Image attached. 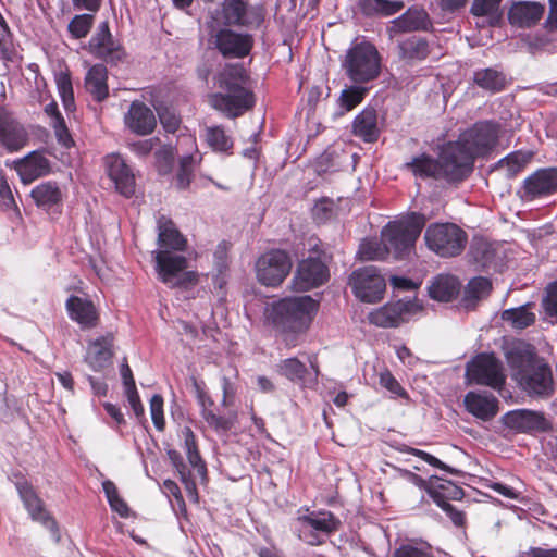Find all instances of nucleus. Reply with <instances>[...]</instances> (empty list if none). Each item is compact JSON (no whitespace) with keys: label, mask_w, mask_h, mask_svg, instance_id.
<instances>
[{"label":"nucleus","mask_w":557,"mask_h":557,"mask_svg":"<svg viewBox=\"0 0 557 557\" xmlns=\"http://www.w3.org/2000/svg\"><path fill=\"white\" fill-rule=\"evenodd\" d=\"M507 424L522 431H542L547 422L542 413L530 410H518L507 416Z\"/></svg>","instance_id":"30"},{"label":"nucleus","mask_w":557,"mask_h":557,"mask_svg":"<svg viewBox=\"0 0 557 557\" xmlns=\"http://www.w3.org/2000/svg\"><path fill=\"white\" fill-rule=\"evenodd\" d=\"M113 335L109 333L90 342L85 360L94 370L99 371L110 363L113 357Z\"/></svg>","instance_id":"26"},{"label":"nucleus","mask_w":557,"mask_h":557,"mask_svg":"<svg viewBox=\"0 0 557 557\" xmlns=\"http://www.w3.org/2000/svg\"><path fill=\"white\" fill-rule=\"evenodd\" d=\"M304 528H312L323 533H331L338 528V520L331 512L311 513L298 518Z\"/></svg>","instance_id":"39"},{"label":"nucleus","mask_w":557,"mask_h":557,"mask_svg":"<svg viewBox=\"0 0 557 557\" xmlns=\"http://www.w3.org/2000/svg\"><path fill=\"white\" fill-rule=\"evenodd\" d=\"M222 391L223 397L221 400V406L227 409V411L223 414H220L212 408L214 406L213 399L207 396L205 392L198 389V399L200 406L202 407V418L209 428L220 434L228 432L237 421V412L232 409L235 400V388L230 379H223Z\"/></svg>","instance_id":"8"},{"label":"nucleus","mask_w":557,"mask_h":557,"mask_svg":"<svg viewBox=\"0 0 557 557\" xmlns=\"http://www.w3.org/2000/svg\"><path fill=\"white\" fill-rule=\"evenodd\" d=\"M400 57L404 60H422L430 53L428 42L419 36H410L399 44Z\"/></svg>","instance_id":"37"},{"label":"nucleus","mask_w":557,"mask_h":557,"mask_svg":"<svg viewBox=\"0 0 557 557\" xmlns=\"http://www.w3.org/2000/svg\"><path fill=\"white\" fill-rule=\"evenodd\" d=\"M470 383L500 388L505 384L502 362L492 354H481L473 358L466 369Z\"/></svg>","instance_id":"10"},{"label":"nucleus","mask_w":557,"mask_h":557,"mask_svg":"<svg viewBox=\"0 0 557 557\" xmlns=\"http://www.w3.org/2000/svg\"><path fill=\"white\" fill-rule=\"evenodd\" d=\"M549 14L545 22V28L549 32L557 30V0H549Z\"/></svg>","instance_id":"63"},{"label":"nucleus","mask_w":557,"mask_h":557,"mask_svg":"<svg viewBox=\"0 0 557 557\" xmlns=\"http://www.w3.org/2000/svg\"><path fill=\"white\" fill-rule=\"evenodd\" d=\"M463 404L471 414L483 421L493 419L498 412V400L492 394L469 392Z\"/></svg>","instance_id":"24"},{"label":"nucleus","mask_w":557,"mask_h":557,"mask_svg":"<svg viewBox=\"0 0 557 557\" xmlns=\"http://www.w3.org/2000/svg\"><path fill=\"white\" fill-rule=\"evenodd\" d=\"M343 67L355 83H368L380 75L381 57L372 44L360 42L347 51Z\"/></svg>","instance_id":"7"},{"label":"nucleus","mask_w":557,"mask_h":557,"mask_svg":"<svg viewBox=\"0 0 557 557\" xmlns=\"http://www.w3.org/2000/svg\"><path fill=\"white\" fill-rule=\"evenodd\" d=\"M206 141L214 151H227L232 148L233 141L220 126L206 128Z\"/></svg>","instance_id":"45"},{"label":"nucleus","mask_w":557,"mask_h":557,"mask_svg":"<svg viewBox=\"0 0 557 557\" xmlns=\"http://www.w3.org/2000/svg\"><path fill=\"white\" fill-rule=\"evenodd\" d=\"M0 206L4 210H11L16 207L11 187L3 175H0Z\"/></svg>","instance_id":"55"},{"label":"nucleus","mask_w":557,"mask_h":557,"mask_svg":"<svg viewBox=\"0 0 557 557\" xmlns=\"http://www.w3.org/2000/svg\"><path fill=\"white\" fill-rule=\"evenodd\" d=\"M106 164L116 189L126 197L132 196L135 191V177L124 160L117 154H111L107 157Z\"/></svg>","instance_id":"23"},{"label":"nucleus","mask_w":557,"mask_h":557,"mask_svg":"<svg viewBox=\"0 0 557 557\" xmlns=\"http://www.w3.org/2000/svg\"><path fill=\"white\" fill-rule=\"evenodd\" d=\"M227 245L222 243L218 246L214 252V262L219 273H223V271H225L227 268Z\"/></svg>","instance_id":"59"},{"label":"nucleus","mask_w":557,"mask_h":557,"mask_svg":"<svg viewBox=\"0 0 557 557\" xmlns=\"http://www.w3.org/2000/svg\"><path fill=\"white\" fill-rule=\"evenodd\" d=\"M55 81L64 108L67 111H72L74 109V94L70 75L67 73L60 72L57 75Z\"/></svg>","instance_id":"47"},{"label":"nucleus","mask_w":557,"mask_h":557,"mask_svg":"<svg viewBox=\"0 0 557 557\" xmlns=\"http://www.w3.org/2000/svg\"><path fill=\"white\" fill-rule=\"evenodd\" d=\"M471 250H472V253H473L475 260L483 265H486L487 263H490L494 256L493 250L490 247V245L484 242H481V240L475 242L471 246Z\"/></svg>","instance_id":"54"},{"label":"nucleus","mask_w":557,"mask_h":557,"mask_svg":"<svg viewBox=\"0 0 557 557\" xmlns=\"http://www.w3.org/2000/svg\"><path fill=\"white\" fill-rule=\"evenodd\" d=\"M66 310L70 318L83 329H92L98 325L99 312L94 302L88 298L71 296L66 300Z\"/></svg>","instance_id":"20"},{"label":"nucleus","mask_w":557,"mask_h":557,"mask_svg":"<svg viewBox=\"0 0 557 557\" xmlns=\"http://www.w3.org/2000/svg\"><path fill=\"white\" fill-rule=\"evenodd\" d=\"M519 557H557V549L532 548Z\"/></svg>","instance_id":"64"},{"label":"nucleus","mask_w":557,"mask_h":557,"mask_svg":"<svg viewBox=\"0 0 557 557\" xmlns=\"http://www.w3.org/2000/svg\"><path fill=\"white\" fill-rule=\"evenodd\" d=\"M366 92L367 88L360 86H352L344 89L339 97L341 106L347 111L352 110L363 100Z\"/></svg>","instance_id":"49"},{"label":"nucleus","mask_w":557,"mask_h":557,"mask_svg":"<svg viewBox=\"0 0 557 557\" xmlns=\"http://www.w3.org/2000/svg\"><path fill=\"white\" fill-rule=\"evenodd\" d=\"M543 306L549 315H557V283L549 285Z\"/></svg>","instance_id":"58"},{"label":"nucleus","mask_w":557,"mask_h":557,"mask_svg":"<svg viewBox=\"0 0 557 557\" xmlns=\"http://www.w3.org/2000/svg\"><path fill=\"white\" fill-rule=\"evenodd\" d=\"M505 357L511 376L530 395L547 396L553 392L549 366L540 358L535 347L518 341L507 346Z\"/></svg>","instance_id":"2"},{"label":"nucleus","mask_w":557,"mask_h":557,"mask_svg":"<svg viewBox=\"0 0 557 557\" xmlns=\"http://www.w3.org/2000/svg\"><path fill=\"white\" fill-rule=\"evenodd\" d=\"M502 0H473L471 12L476 16L494 14Z\"/></svg>","instance_id":"52"},{"label":"nucleus","mask_w":557,"mask_h":557,"mask_svg":"<svg viewBox=\"0 0 557 557\" xmlns=\"http://www.w3.org/2000/svg\"><path fill=\"white\" fill-rule=\"evenodd\" d=\"M352 131L356 136L367 143L376 141L380 135L376 111L372 108H366L360 112L355 117Z\"/></svg>","instance_id":"27"},{"label":"nucleus","mask_w":557,"mask_h":557,"mask_svg":"<svg viewBox=\"0 0 557 557\" xmlns=\"http://www.w3.org/2000/svg\"><path fill=\"white\" fill-rule=\"evenodd\" d=\"M87 50L96 58L109 63H117L125 58V51L122 45L113 38L108 22L99 24L88 42Z\"/></svg>","instance_id":"14"},{"label":"nucleus","mask_w":557,"mask_h":557,"mask_svg":"<svg viewBox=\"0 0 557 557\" xmlns=\"http://www.w3.org/2000/svg\"><path fill=\"white\" fill-rule=\"evenodd\" d=\"M111 508L116 511L121 517H128L129 508L127 504L120 497V495L112 497L108 500Z\"/></svg>","instance_id":"62"},{"label":"nucleus","mask_w":557,"mask_h":557,"mask_svg":"<svg viewBox=\"0 0 557 557\" xmlns=\"http://www.w3.org/2000/svg\"><path fill=\"white\" fill-rule=\"evenodd\" d=\"M428 24V14L423 10H408L393 22V27L399 32H414L423 29Z\"/></svg>","instance_id":"38"},{"label":"nucleus","mask_w":557,"mask_h":557,"mask_svg":"<svg viewBox=\"0 0 557 557\" xmlns=\"http://www.w3.org/2000/svg\"><path fill=\"white\" fill-rule=\"evenodd\" d=\"M424 240L436 255L450 258L461 253L467 243V234L456 224L436 223L426 228Z\"/></svg>","instance_id":"9"},{"label":"nucleus","mask_w":557,"mask_h":557,"mask_svg":"<svg viewBox=\"0 0 557 557\" xmlns=\"http://www.w3.org/2000/svg\"><path fill=\"white\" fill-rule=\"evenodd\" d=\"M107 74L106 66L96 64L89 69L85 78L87 90L98 101L103 100L108 96Z\"/></svg>","instance_id":"32"},{"label":"nucleus","mask_w":557,"mask_h":557,"mask_svg":"<svg viewBox=\"0 0 557 557\" xmlns=\"http://www.w3.org/2000/svg\"><path fill=\"white\" fill-rule=\"evenodd\" d=\"M418 310L419 307L416 302L401 299L374 310L369 314V320L380 327H396L407 322L409 317Z\"/></svg>","instance_id":"16"},{"label":"nucleus","mask_w":557,"mask_h":557,"mask_svg":"<svg viewBox=\"0 0 557 557\" xmlns=\"http://www.w3.org/2000/svg\"><path fill=\"white\" fill-rule=\"evenodd\" d=\"M215 86L224 92L209 96V103L228 117H237L252 108L253 95L249 90V76L239 63L226 64L215 77Z\"/></svg>","instance_id":"4"},{"label":"nucleus","mask_w":557,"mask_h":557,"mask_svg":"<svg viewBox=\"0 0 557 557\" xmlns=\"http://www.w3.org/2000/svg\"><path fill=\"white\" fill-rule=\"evenodd\" d=\"M94 23V15L79 14L74 16L69 23V32L73 37L79 39L84 38L90 30Z\"/></svg>","instance_id":"48"},{"label":"nucleus","mask_w":557,"mask_h":557,"mask_svg":"<svg viewBox=\"0 0 557 557\" xmlns=\"http://www.w3.org/2000/svg\"><path fill=\"white\" fill-rule=\"evenodd\" d=\"M406 166L411 169L416 176L420 177L444 178L450 183L460 182L466 178L453 177L450 174V172L458 166V163L455 158L453 161H448L445 158V147L442 149L438 160H433L432 158L422 154L413 158V160L410 163H407Z\"/></svg>","instance_id":"13"},{"label":"nucleus","mask_w":557,"mask_h":557,"mask_svg":"<svg viewBox=\"0 0 557 557\" xmlns=\"http://www.w3.org/2000/svg\"><path fill=\"white\" fill-rule=\"evenodd\" d=\"M124 122L133 133L140 136L152 133L157 125L152 110L140 101L132 102Z\"/></svg>","instance_id":"18"},{"label":"nucleus","mask_w":557,"mask_h":557,"mask_svg":"<svg viewBox=\"0 0 557 557\" xmlns=\"http://www.w3.org/2000/svg\"><path fill=\"white\" fill-rule=\"evenodd\" d=\"M159 119L164 129L169 133H174L180 126L178 116L170 110L160 111Z\"/></svg>","instance_id":"57"},{"label":"nucleus","mask_w":557,"mask_h":557,"mask_svg":"<svg viewBox=\"0 0 557 557\" xmlns=\"http://www.w3.org/2000/svg\"><path fill=\"white\" fill-rule=\"evenodd\" d=\"M531 157V153L513 152L502 159L497 164V169L504 171L508 176H513L527 165Z\"/></svg>","instance_id":"43"},{"label":"nucleus","mask_w":557,"mask_h":557,"mask_svg":"<svg viewBox=\"0 0 557 557\" xmlns=\"http://www.w3.org/2000/svg\"><path fill=\"white\" fill-rule=\"evenodd\" d=\"M277 372L293 382L306 383L308 370L297 358H288L277 364Z\"/></svg>","instance_id":"41"},{"label":"nucleus","mask_w":557,"mask_h":557,"mask_svg":"<svg viewBox=\"0 0 557 557\" xmlns=\"http://www.w3.org/2000/svg\"><path fill=\"white\" fill-rule=\"evenodd\" d=\"M380 384L392 394L407 398L406 391L400 386L398 381L392 375L389 371L380 373Z\"/></svg>","instance_id":"51"},{"label":"nucleus","mask_w":557,"mask_h":557,"mask_svg":"<svg viewBox=\"0 0 557 557\" xmlns=\"http://www.w3.org/2000/svg\"><path fill=\"white\" fill-rule=\"evenodd\" d=\"M176 152L181 154L180 166L185 169L195 170L196 165L201 160L196 139L189 135H184L178 138Z\"/></svg>","instance_id":"34"},{"label":"nucleus","mask_w":557,"mask_h":557,"mask_svg":"<svg viewBox=\"0 0 557 557\" xmlns=\"http://www.w3.org/2000/svg\"><path fill=\"white\" fill-rule=\"evenodd\" d=\"M557 191V169H542L530 175L523 185V198L533 200Z\"/></svg>","instance_id":"17"},{"label":"nucleus","mask_w":557,"mask_h":557,"mask_svg":"<svg viewBox=\"0 0 557 557\" xmlns=\"http://www.w3.org/2000/svg\"><path fill=\"white\" fill-rule=\"evenodd\" d=\"M492 289L491 282L485 277L472 278L466 289L462 297L463 307L467 309L475 308L478 301L486 298Z\"/></svg>","instance_id":"33"},{"label":"nucleus","mask_w":557,"mask_h":557,"mask_svg":"<svg viewBox=\"0 0 557 557\" xmlns=\"http://www.w3.org/2000/svg\"><path fill=\"white\" fill-rule=\"evenodd\" d=\"M27 138L25 128L10 113L0 111V143L16 151L25 146Z\"/></svg>","instance_id":"21"},{"label":"nucleus","mask_w":557,"mask_h":557,"mask_svg":"<svg viewBox=\"0 0 557 557\" xmlns=\"http://www.w3.org/2000/svg\"><path fill=\"white\" fill-rule=\"evenodd\" d=\"M500 125L483 121L465 131L459 139L445 146V158L457 159L458 166L450 172L453 177H467L473 170L474 160L490 153L497 145Z\"/></svg>","instance_id":"3"},{"label":"nucleus","mask_w":557,"mask_h":557,"mask_svg":"<svg viewBox=\"0 0 557 557\" xmlns=\"http://www.w3.org/2000/svg\"><path fill=\"white\" fill-rule=\"evenodd\" d=\"M153 146H154V139L150 138V139H144V140L133 143L131 145V148L137 154L146 156L153 149Z\"/></svg>","instance_id":"61"},{"label":"nucleus","mask_w":557,"mask_h":557,"mask_svg":"<svg viewBox=\"0 0 557 557\" xmlns=\"http://www.w3.org/2000/svg\"><path fill=\"white\" fill-rule=\"evenodd\" d=\"M404 7L401 1H389V0H366L364 1V11L366 13H380L382 15L388 16L397 13Z\"/></svg>","instance_id":"46"},{"label":"nucleus","mask_w":557,"mask_h":557,"mask_svg":"<svg viewBox=\"0 0 557 557\" xmlns=\"http://www.w3.org/2000/svg\"><path fill=\"white\" fill-rule=\"evenodd\" d=\"M348 284L354 295L363 302L374 304L383 298L385 280L374 267H366L355 270Z\"/></svg>","instance_id":"12"},{"label":"nucleus","mask_w":557,"mask_h":557,"mask_svg":"<svg viewBox=\"0 0 557 557\" xmlns=\"http://www.w3.org/2000/svg\"><path fill=\"white\" fill-rule=\"evenodd\" d=\"M216 48L224 57L243 58L251 49V39L248 35H242L228 29H222L215 35Z\"/></svg>","instance_id":"19"},{"label":"nucleus","mask_w":557,"mask_h":557,"mask_svg":"<svg viewBox=\"0 0 557 557\" xmlns=\"http://www.w3.org/2000/svg\"><path fill=\"white\" fill-rule=\"evenodd\" d=\"M319 304L310 296L284 298L267 309V319L282 333L288 346H296L297 337L310 326Z\"/></svg>","instance_id":"5"},{"label":"nucleus","mask_w":557,"mask_h":557,"mask_svg":"<svg viewBox=\"0 0 557 557\" xmlns=\"http://www.w3.org/2000/svg\"><path fill=\"white\" fill-rule=\"evenodd\" d=\"M425 224L420 214H411L389 222L381 232V239L396 259H405L414 250V244Z\"/></svg>","instance_id":"6"},{"label":"nucleus","mask_w":557,"mask_h":557,"mask_svg":"<svg viewBox=\"0 0 557 557\" xmlns=\"http://www.w3.org/2000/svg\"><path fill=\"white\" fill-rule=\"evenodd\" d=\"M429 295L437 301H450L460 290L459 281L449 274L437 275L429 286Z\"/></svg>","instance_id":"29"},{"label":"nucleus","mask_w":557,"mask_h":557,"mask_svg":"<svg viewBox=\"0 0 557 557\" xmlns=\"http://www.w3.org/2000/svg\"><path fill=\"white\" fill-rule=\"evenodd\" d=\"M14 169L24 184H29L47 175L51 170L49 160L38 151H33L28 156L16 160Z\"/></svg>","instance_id":"22"},{"label":"nucleus","mask_w":557,"mask_h":557,"mask_svg":"<svg viewBox=\"0 0 557 557\" xmlns=\"http://www.w3.org/2000/svg\"><path fill=\"white\" fill-rule=\"evenodd\" d=\"M292 269L289 256L281 249H273L261 255L256 262L258 281L265 285L278 286Z\"/></svg>","instance_id":"11"},{"label":"nucleus","mask_w":557,"mask_h":557,"mask_svg":"<svg viewBox=\"0 0 557 557\" xmlns=\"http://www.w3.org/2000/svg\"><path fill=\"white\" fill-rule=\"evenodd\" d=\"M473 83L486 91L496 92L504 89L506 78L498 70L488 67L475 71Z\"/></svg>","instance_id":"35"},{"label":"nucleus","mask_w":557,"mask_h":557,"mask_svg":"<svg viewBox=\"0 0 557 557\" xmlns=\"http://www.w3.org/2000/svg\"><path fill=\"white\" fill-rule=\"evenodd\" d=\"M32 198L39 207H51L62 201V191L57 183L45 182L37 185L30 193Z\"/></svg>","instance_id":"36"},{"label":"nucleus","mask_w":557,"mask_h":557,"mask_svg":"<svg viewBox=\"0 0 557 557\" xmlns=\"http://www.w3.org/2000/svg\"><path fill=\"white\" fill-rule=\"evenodd\" d=\"M159 249L153 251L156 271L159 278L170 287H188L196 285L198 275L194 271H185L186 257L180 255L187 248V239L176 228L175 224L165 216L158 220Z\"/></svg>","instance_id":"1"},{"label":"nucleus","mask_w":557,"mask_h":557,"mask_svg":"<svg viewBox=\"0 0 557 557\" xmlns=\"http://www.w3.org/2000/svg\"><path fill=\"white\" fill-rule=\"evenodd\" d=\"M150 413L154 426L159 431H163L165 422L163 417V398L156 394L150 399Z\"/></svg>","instance_id":"50"},{"label":"nucleus","mask_w":557,"mask_h":557,"mask_svg":"<svg viewBox=\"0 0 557 557\" xmlns=\"http://www.w3.org/2000/svg\"><path fill=\"white\" fill-rule=\"evenodd\" d=\"M386 245L376 239L363 240L358 250V258L361 261L382 260L388 255Z\"/></svg>","instance_id":"42"},{"label":"nucleus","mask_w":557,"mask_h":557,"mask_svg":"<svg viewBox=\"0 0 557 557\" xmlns=\"http://www.w3.org/2000/svg\"><path fill=\"white\" fill-rule=\"evenodd\" d=\"M125 394L127 396V400L135 413V416L137 418H143L144 417V407L140 403V399H139V395L137 393V389L134 388V389H129V391H125Z\"/></svg>","instance_id":"60"},{"label":"nucleus","mask_w":557,"mask_h":557,"mask_svg":"<svg viewBox=\"0 0 557 557\" xmlns=\"http://www.w3.org/2000/svg\"><path fill=\"white\" fill-rule=\"evenodd\" d=\"M17 488L33 519L40 521L55 534V521L44 510L41 500L35 494L32 486L27 484H18Z\"/></svg>","instance_id":"28"},{"label":"nucleus","mask_w":557,"mask_h":557,"mask_svg":"<svg viewBox=\"0 0 557 557\" xmlns=\"http://www.w3.org/2000/svg\"><path fill=\"white\" fill-rule=\"evenodd\" d=\"M50 125L54 131V135L59 144H61L65 148H70L74 144L71 134L69 133V129L65 125L64 119H57V121H50Z\"/></svg>","instance_id":"53"},{"label":"nucleus","mask_w":557,"mask_h":557,"mask_svg":"<svg viewBox=\"0 0 557 557\" xmlns=\"http://www.w3.org/2000/svg\"><path fill=\"white\" fill-rule=\"evenodd\" d=\"M182 437L184 438V445L187 453V459L189 463L197 469L200 475H203L206 472L205 465L201 461V457L199 455L196 437L190 428L185 426L182 431Z\"/></svg>","instance_id":"40"},{"label":"nucleus","mask_w":557,"mask_h":557,"mask_svg":"<svg viewBox=\"0 0 557 557\" xmlns=\"http://www.w3.org/2000/svg\"><path fill=\"white\" fill-rule=\"evenodd\" d=\"M223 18L227 25H248L252 23L248 0H224Z\"/></svg>","instance_id":"31"},{"label":"nucleus","mask_w":557,"mask_h":557,"mask_svg":"<svg viewBox=\"0 0 557 557\" xmlns=\"http://www.w3.org/2000/svg\"><path fill=\"white\" fill-rule=\"evenodd\" d=\"M545 12V7L535 1H519L511 5L508 20L512 25L530 27L536 24Z\"/></svg>","instance_id":"25"},{"label":"nucleus","mask_w":557,"mask_h":557,"mask_svg":"<svg viewBox=\"0 0 557 557\" xmlns=\"http://www.w3.org/2000/svg\"><path fill=\"white\" fill-rule=\"evenodd\" d=\"M329 276V269L320 257H308L299 262L293 285L295 289L305 292L324 284Z\"/></svg>","instance_id":"15"},{"label":"nucleus","mask_w":557,"mask_h":557,"mask_svg":"<svg viewBox=\"0 0 557 557\" xmlns=\"http://www.w3.org/2000/svg\"><path fill=\"white\" fill-rule=\"evenodd\" d=\"M502 319L506 322H510L516 329H524L534 323L535 315L523 306L505 310L502 313Z\"/></svg>","instance_id":"44"},{"label":"nucleus","mask_w":557,"mask_h":557,"mask_svg":"<svg viewBox=\"0 0 557 557\" xmlns=\"http://www.w3.org/2000/svg\"><path fill=\"white\" fill-rule=\"evenodd\" d=\"M408 451L410 454H412L413 456H417V457L421 458L422 460H424L425 462H428L429 465H431V466H433L435 468L445 470V471H447L449 473H457V470H455L451 467L445 465L440 459H437L436 457H434L433 455H431V454H429L426 451H423V450H420V449H417V448H409Z\"/></svg>","instance_id":"56"}]
</instances>
